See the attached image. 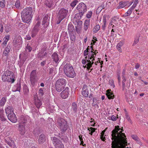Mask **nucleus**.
Listing matches in <instances>:
<instances>
[{
    "mask_svg": "<svg viewBox=\"0 0 148 148\" xmlns=\"http://www.w3.org/2000/svg\"><path fill=\"white\" fill-rule=\"evenodd\" d=\"M92 13V11H89L88 13L86 14V17L88 18H90L91 16Z\"/></svg>",
    "mask_w": 148,
    "mask_h": 148,
    "instance_id": "obj_57",
    "label": "nucleus"
},
{
    "mask_svg": "<svg viewBox=\"0 0 148 148\" xmlns=\"http://www.w3.org/2000/svg\"><path fill=\"white\" fill-rule=\"evenodd\" d=\"M132 137L133 139L135 140L138 143H139L140 141V139L138 136L136 135H133L132 136Z\"/></svg>",
    "mask_w": 148,
    "mask_h": 148,
    "instance_id": "obj_43",
    "label": "nucleus"
},
{
    "mask_svg": "<svg viewBox=\"0 0 148 148\" xmlns=\"http://www.w3.org/2000/svg\"><path fill=\"white\" fill-rule=\"evenodd\" d=\"M45 4L49 8H51L53 6V0H46Z\"/></svg>",
    "mask_w": 148,
    "mask_h": 148,
    "instance_id": "obj_29",
    "label": "nucleus"
},
{
    "mask_svg": "<svg viewBox=\"0 0 148 148\" xmlns=\"http://www.w3.org/2000/svg\"><path fill=\"white\" fill-rule=\"evenodd\" d=\"M69 89L68 87H66L65 89L61 93L60 95L62 99H65L68 97L69 92Z\"/></svg>",
    "mask_w": 148,
    "mask_h": 148,
    "instance_id": "obj_17",
    "label": "nucleus"
},
{
    "mask_svg": "<svg viewBox=\"0 0 148 148\" xmlns=\"http://www.w3.org/2000/svg\"><path fill=\"white\" fill-rule=\"evenodd\" d=\"M18 130L21 134L23 135L25 133V124L18 123Z\"/></svg>",
    "mask_w": 148,
    "mask_h": 148,
    "instance_id": "obj_19",
    "label": "nucleus"
},
{
    "mask_svg": "<svg viewBox=\"0 0 148 148\" xmlns=\"http://www.w3.org/2000/svg\"><path fill=\"white\" fill-rule=\"evenodd\" d=\"M117 79H118V82L119 84L120 85L121 84V77H120V71H119V72L117 73Z\"/></svg>",
    "mask_w": 148,
    "mask_h": 148,
    "instance_id": "obj_52",
    "label": "nucleus"
},
{
    "mask_svg": "<svg viewBox=\"0 0 148 148\" xmlns=\"http://www.w3.org/2000/svg\"><path fill=\"white\" fill-rule=\"evenodd\" d=\"M44 88H40L39 90V95L40 96H42L44 95Z\"/></svg>",
    "mask_w": 148,
    "mask_h": 148,
    "instance_id": "obj_46",
    "label": "nucleus"
},
{
    "mask_svg": "<svg viewBox=\"0 0 148 148\" xmlns=\"http://www.w3.org/2000/svg\"><path fill=\"white\" fill-rule=\"evenodd\" d=\"M0 6L2 8H4L5 6V0H0Z\"/></svg>",
    "mask_w": 148,
    "mask_h": 148,
    "instance_id": "obj_51",
    "label": "nucleus"
},
{
    "mask_svg": "<svg viewBox=\"0 0 148 148\" xmlns=\"http://www.w3.org/2000/svg\"><path fill=\"white\" fill-rule=\"evenodd\" d=\"M77 2H78V1L76 0L73 1L71 4H70L71 6L72 7L74 8L76 5L77 3Z\"/></svg>",
    "mask_w": 148,
    "mask_h": 148,
    "instance_id": "obj_54",
    "label": "nucleus"
},
{
    "mask_svg": "<svg viewBox=\"0 0 148 148\" xmlns=\"http://www.w3.org/2000/svg\"><path fill=\"white\" fill-rule=\"evenodd\" d=\"M47 52L45 49H42L38 53L37 55V58L42 60V59L47 57Z\"/></svg>",
    "mask_w": 148,
    "mask_h": 148,
    "instance_id": "obj_10",
    "label": "nucleus"
},
{
    "mask_svg": "<svg viewBox=\"0 0 148 148\" xmlns=\"http://www.w3.org/2000/svg\"><path fill=\"white\" fill-rule=\"evenodd\" d=\"M84 14L82 13L79 12L76 14L74 17L75 19H77V20H79L81 19L82 16H83Z\"/></svg>",
    "mask_w": 148,
    "mask_h": 148,
    "instance_id": "obj_36",
    "label": "nucleus"
},
{
    "mask_svg": "<svg viewBox=\"0 0 148 148\" xmlns=\"http://www.w3.org/2000/svg\"><path fill=\"white\" fill-rule=\"evenodd\" d=\"M29 79L31 84L34 86L38 79L36 70H33L31 72L29 76Z\"/></svg>",
    "mask_w": 148,
    "mask_h": 148,
    "instance_id": "obj_6",
    "label": "nucleus"
},
{
    "mask_svg": "<svg viewBox=\"0 0 148 148\" xmlns=\"http://www.w3.org/2000/svg\"><path fill=\"white\" fill-rule=\"evenodd\" d=\"M123 127L121 128L119 125L115 126L112 131V148H125L127 145L126 136L123 132Z\"/></svg>",
    "mask_w": 148,
    "mask_h": 148,
    "instance_id": "obj_1",
    "label": "nucleus"
},
{
    "mask_svg": "<svg viewBox=\"0 0 148 148\" xmlns=\"http://www.w3.org/2000/svg\"><path fill=\"white\" fill-rule=\"evenodd\" d=\"M126 116V118L127 120L131 124H132V121L130 119V117L129 116L128 114H127V115H125Z\"/></svg>",
    "mask_w": 148,
    "mask_h": 148,
    "instance_id": "obj_59",
    "label": "nucleus"
},
{
    "mask_svg": "<svg viewBox=\"0 0 148 148\" xmlns=\"http://www.w3.org/2000/svg\"><path fill=\"white\" fill-rule=\"evenodd\" d=\"M75 32L69 33L71 40L73 42L75 40L76 36L75 35Z\"/></svg>",
    "mask_w": 148,
    "mask_h": 148,
    "instance_id": "obj_37",
    "label": "nucleus"
},
{
    "mask_svg": "<svg viewBox=\"0 0 148 148\" xmlns=\"http://www.w3.org/2000/svg\"><path fill=\"white\" fill-rule=\"evenodd\" d=\"M19 57L20 61L18 64H19L20 67L21 68L22 67L24 62L26 60L27 57L26 54L25 53H23L19 55Z\"/></svg>",
    "mask_w": 148,
    "mask_h": 148,
    "instance_id": "obj_12",
    "label": "nucleus"
},
{
    "mask_svg": "<svg viewBox=\"0 0 148 148\" xmlns=\"http://www.w3.org/2000/svg\"><path fill=\"white\" fill-rule=\"evenodd\" d=\"M20 5V2L19 0H17L16 1L15 6L17 8H19Z\"/></svg>",
    "mask_w": 148,
    "mask_h": 148,
    "instance_id": "obj_53",
    "label": "nucleus"
},
{
    "mask_svg": "<svg viewBox=\"0 0 148 148\" xmlns=\"http://www.w3.org/2000/svg\"><path fill=\"white\" fill-rule=\"evenodd\" d=\"M49 73L50 74L52 75L53 74V68H50L49 69Z\"/></svg>",
    "mask_w": 148,
    "mask_h": 148,
    "instance_id": "obj_60",
    "label": "nucleus"
},
{
    "mask_svg": "<svg viewBox=\"0 0 148 148\" xmlns=\"http://www.w3.org/2000/svg\"><path fill=\"white\" fill-rule=\"evenodd\" d=\"M88 51H87V50H85L84 52V56H86L85 58V59H87V56L88 55Z\"/></svg>",
    "mask_w": 148,
    "mask_h": 148,
    "instance_id": "obj_61",
    "label": "nucleus"
},
{
    "mask_svg": "<svg viewBox=\"0 0 148 148\" xmlns=\"http://www.w3.org/2000/svg\"><path fill=\"white\" fill-rule=\"evenodd\" d=\"M13 42L14 45L17 46L21 45L22 43V40L21 36L20 35L16 36L15 38L14 39Z\"/></svg>",
    "mask_w": 148,
    "mask_h": 148,
    "instance_id": "obj_14",
    "label": "nucleus"
},
{
    "mask_svg": "<svg viewBox=\"0 0 148 148\" xmlns=\"http://www.w3.org/2000/svg\"><path fill=\"white\" fill-rule=\"evenodd\" d=\"M134 10L133 9L131 8L128 10L127 12H126L124 14V16L127 17L130 16L132 13V11Z\"/></svg>",
    "mask_w": 148,
    "mask_h": 148,
    "instance_id": "obj_39",
    "label": "nucleus"
},
{
    "mask_svg": "<svg viewBox=\"0 0 148 148\" xmlns=\"http://www.w3.org/2000/svg\"><path fill=\"white\" fill-rule=\"evenodd\" d=\"M19 123L25 124L27 123V120L26 116H21L20 120L19 121Z\"/></svg>",
    "mask_w": 148,
    "mask_h": 148,
    "instance_id": "obj_27",
    "label": "nucleus"
},
{
    "mask_svg": "<svg viewBox=\"0 0 148 148\" xmlns=\"http://www.w3.org/2000/svg\"><path fill=\"white\" fill-rule=\"evenodd\" d=\"M104 5L103 3L100 6H99L97 9V11H98L100 12L102 9L104 8Z\"/></svg>",
    "mask_w": 148,
    "mask_h": 148,
    "instance_id": "obj_50",
    "label": "nucleus"
},
{
    "mask_svg": "<svg viewBox=\"0 0 148 148\" xmlns=\"http://www.w3.org/2000/svg\"><path fill=\"white\" fill-rule=\"evenodd\" d=\"M11 45L8 43L7 47L5 48L3 51L2 56L5 59H7L9 56V53L11 49Z\"/></svg>",
    "mask_w": 148,
    "mask_h": 148,
    "instance_id": "obj_13",
    "label": "nucleus"
},
{
    "mask_svg": "<svg viewBox=\"0 0 148 148\" xmlns=\"http://www.w3.org/2000/svg\"><path fill=\"white\" fill-rule=\"evenodd\" d=\"M41 132V130L39 127L35 128L33 131V134L35 135H37L40 134Z\"/></svg>",
    "mask_w": 148,
    "mask_h": 148,
    "instance_id": "obj_34",
    "label": "nucleus"
},
{
    "mask_svg": "<svg viewBox=\"0 0 148 148\" xmlns=\"http://www.w3.org/2000/svg\"><path fill=\"white\" fill-rule=\"evenodd\" d=\"M5 113L7 115L14 113V109L12 107L8 106L5 109Z\"/></svg>",
    "mask_w": 148,
    "mask_h": 148,
    "instance_id": "obj_23",
    "label": "nucleus"
},
{
    "mask_svg": "<svg viewBox=\"0 0 148 148\" xmlns=\"http://www.w3.org/2000/svg\"><path fill=\"white\" fill-rule=\"evenodd\" d=\"M46 140V137L45 135L43 134L40 135L38 140V143L40 144H42L44 143Z\"/></svg>",
    "mask_w": 148,
    "mask_h": 148,
    "instance_id": "obj_22",
    "label": "nucleus"
},
{
    "mask_svg": "<svg viewBox=\"0 0 148 148\" xmlns=\"http://www.w3.org/2000/svg\"><path fill=\"white\" fill-rule=\"evenodd\" d=\"M66 82V80L63 78L58 80L55 85L56 90L58 92H60L63 90L65 86Z\"/></svg>",
    "mask_w": 148,
    "mask_h": 148,
    "instance_id": "obj_5",
    "label": "nucleus"
},
{
    "mask_svg": "<svg viewBox=\"0 0 148 148\" xmlns=\"http://www.w3.org/2000/svg\"><path fill=\"white\" fill-rule=\"evenodd\" d=\"M8 119L13 123H16L17 121L16 116L14 113L7 115Z\"/></svg>",
    "mask_w": 148,
    "mask_h": 148,
    "instance_id": "obj_18",
    "label": "nucleus"
},
{
    "mask_svg": "<svg viewBox=\"0 0 148 148\" xmlns=\"http://www.w3.org/2000/svg\"><path fill=\"white\" fill-rule=\"evenodd\" d=\"M68 12V10L64 8L60 9L58 13V18H60L64 19L67 17Z\"/></svg>",
    "mask_w": 148,
    "mask_h": 148,
    "instance_id": "obj_7",
    "label": "nucleus"
},
{
    "mask_svg": "<svg viewBox=\"0 0 148 148\" xmlns=\"http://www.w3.org/2000/svg\"><path fill=\"white\" fill-rule=\"evenodd\" d=\"M128 1H121L119 3V5L120 8H123L126 6H128Z\"/></svg>",
    "mask_w": 148,
    "mask_h": 148,
    "instance_id": "obj_31",
    "label": "nucleus"
},
{
    "mask_svg": "<svg viewBox=\"0 0 148 148\" xmlns=\"http://www.w3.org/2000/svg\"><path fill=\"white\" fill-rule=\"evenodd\" d=\"M100 26L99 25H96L94 28L93 32L94 33H97L100 29Z\"/></svg>",
    "mask_w": 148,
    "mask_h": 148,
    "instance_id": "obj_44",
    "label": "nucleus"
},
{
    "mask_svg": "<svg viewBox=\"0 0 148 148\" xmlns=\"http://www.w3.org/2000/svg\"><path fill=\"white\" fill-rule=\"evenodd\" d=\"M113 94V93L111 92V90H108L106 91V95L109 99H114V95Z\"/></svg>",
    "mask_w": 148,
    "mask_h": 148,
    "instance_id": "obj_25",
    "label": "nucleus"
},
{
    "mask_svg": "<svg viewBox=\"0 0 148 148\" xmlns=\"http://www.w3.org/2000/svg\"><path fill=\"white\" fill-rule=\"evenodd\" d=\"M82 94L85 97H87L88 96L89 93L88 90L87 89V86L84 85L82 88Z\"/></svg>",
    "mask_w": 148,
    "mask_h": 148,
    "instance_id": "obj_21",
    "label": "nucleus"
},
{
    "mask_svg": "<svg viewBox=\"0 0 148 148\" xmlns=\"http://www.w3.org/2000/svg\"><path fill=\"white\" fill-rule=\"evenodd\" d=\"M3 73L7 77H9L8 76L11 75H14V73L12 71L8 70H7L6 71H5Z\"/></svg>",
    "mask_w": 148,
    "mask_h": 148,
    "instance_id": "obj_40",
    "label": "nucleus"
},
{
    "mask_svg": "<svg viewBox=\"0 0 148 148\" xmlns=\"http://www.w3.org/2000/svg\"><path fill=\"white\" fill-rule=\"evenodd\" d=\"M48 16L47 15H46L44 17H43L42 25H43V27H47L48 25Z\"/></svg>",
    "mask_w": 148,
    "mask_h": 148,
    "instance_id": "obj_26",
    "label": "nucleus"
},
{
    "mask_svg": "<svg viewBox=\"0 0 148 148\" xmlns=\"http://www.w3.org/2000/svg\"><path fill=\"white\" fill-rule=\"evenodd\" d=\"M52 140L55 148H64V145L59 139L55 137Z\"/></svg>",
    "mask_w": 148,
    "mask_h": 148,
    "instance_id": "obj_8",
    "label": "nucleus"
},
{
    "mask_svg": "<svg viewBox=\"0 0 148 148\" xmlns=\"http://www.w3.org/2000/svg\"><path fill=\"white\" fill-rule=\"evenodd\" d=\"M123 42H120L117 44L116 46V48L119 52H122V50L121 48V47L123 46Z\"/></svg>",
    "mask_w": 148,
    "mask_h": 148,
    "instance_id": "obj_35",
    "label": "nucleus"
},
{
    "mask_svg": "<svg viewBox=\"0 0 148 148\" xmlns=\"http://www.w3.org/2000/svg\"><path fill=\"white\" fill-rule=\"evenodd\" d=\"M40 24V22L38 21L36 24L31 33V36L33 38L35 37L37 35L39 29V26Z\"/></svg>",
    "mask_w": 148,
    "mask_h": 148,
    "instance_id": "obj_11",
    "label": "nucleus"
},
{
    "mask_svg": "<svg viewBox=\"0 0 148 148\" xmlns=\"http://www.w3.org/2000/svg\"><path fill=\"white\" fill-rule=\"evenodd\" d=\"M21 83L20 82H18L13 88V91L14 92L17 91L20 92L21 89Z\"/></svg>",
    "mask_w": 148,
    "mask_h": 148,
    "instance_id": "obj_28",
    "label": "nucleus"
},
{
    "mask_svg": "<svg viewBox=\"0 0 148 148\" xmlns=\"http://www.w3.org/2000/svg\"><path fill=\"white\" fill-rule=\"evenodd\" d=\"M9 38L10 36L9 35H7L5 36V37L4 38L3 40H7V41H8V40H9Z\"/></svg>",
    "mask_w": 148,
    "mask_h": 148,
    "instance_id": "obj_64",
    "label": "nucleus"
},
{
    "mask_svg": "<svg viewBox=\"0 0 148 148\" xmlns=\"http://www.w3.org/2000/svg\"><path fill=\"white\" fill-rule=\"evenodd\" d=\"M57 125L61 133H64L67 130L68 127L67 122L63 118L58 119Z\"/></svg>",
    "mask_w": 148,
    "mask_h": 148,
    "instance_id": "obj_4",
    "label": "nucleus"
},
{
    "mask_svg": "<svg viewBox=\"0 0 148 148\" xmlns=\"http://www.w3.org/2000/svg\"><path fill=\"white\" fill-rule=\"evenodd\" d=\"M78 107L77 104H76L75 102L72 103L71 105V111L73 114L77 113Z\"/></svg>",
    "mask_w": 148,
    "mask_h": 148,
    "instance_id": "obj_20",
    "label": "nucleus"
},
{
    "mask_svg": "<svg viewBox=\"0 0 148 148\" xmlns=\"http://www.w3.org/2000/svg\"><path fill=\"white\" fill-rule=\"evenodd\" d=\"M51 58L53 61L56 63L59 62V58L58 55L56 53L54 52L53 53L51 56Z\"/></svg>",
    "mask_w": 148,
    "mask_h": 148,
    "instance_id": "obj_24",
    "label": "nucleus"
},
{
    "mask_svg": "<svg viewBox=\"0 0 148 148\" xmlns=\"http://www.w3.org/2000/svg\"><path fill=\"white\" fill-rule=\"evenodd\" d=\"M23 91L25 94H27L29 92V88L26 85H24L23 86Z\"/></svg>",
    "mask_w": 148,
    "mask_h": 148,
    "instance_id": "obj_42",
    "label": "nucleus"
},
{
    "mask_svg": "<svg viewBox=\"0 0 148 148\" xmlns=\"http://www.w3.org/2000/svg\"><path fill=\"white\" fill-rule=\"evenodd\" d=\"M5 143H7L11 148H17L15 145L14 142L12 140L11 137H8L5 139Z\"/></svg>",
    "mask_w": 148,
    "mask_h": 148,
    "instance_id": "obj_15",
    "label": "nucleus"
},
{
    "mask_svg": "<svg viewBox=\"0 0 148 148\" xmlns=\"http://www.w3.org/2000/svg\"><path fill=\"white\" fill-rule=\"evenodd\" d=\"M6 101V97H2L0 101V106H3L4 105Z\"/></svg>",
    "mask_w": 148,
    "mask_h": 148,
    "instance_id": "obj_41",
    "label": "nucleus"
},
{
    "mask_svg": "<svg viewBox=\"0 0 148 148\" xmlns=\"http://www.w3.org/2000/svg\"><path fill=\"white\" fill-rule=\"evenodd\" d=\"M64 71L66 76L69 77L73 78L76 74L72 65L70 64L66 63L64 66Z\"/></svg>",
    "mask_w": 148,
    "mask_h": 148,
    "instance_id": "obj_3",
    "label": "nucleus"
},
{
    "mask_svg": "<svg viewBox=\"0 0 148 148\" xmlns=\"http://www.w3.org/2000/svg\"><path fill=\"white\" fill-rule=\"evenodd\" d=\"M8 76L9 77H7L8 78V82H11L12 83H13L15 81V77L14 74Z\"/></svg>",
    "mask_w": 148,
    "mask_h": 148,
    "instance_id": "obj_32",
    "label": "nucleus"
},
{
    "mask_svg": "<svg viewBox=\"0 0 148 148\" xmlns=\"http://www.w3.org/2000/svg\"><path fill=\"white\" fill-rule=\"evenodd\" d=\"M0 119L2 121H6V119L3 114H0Z\"/></svg>",
    "mask_w": 148,
    "mask_h": 148,
    "instance_id": "obj_47",
    "label": "nucleus"
},
{
    "mask_svg": "<svg viewBox=\"0 0 148 148\" xmlns=\"http://www.w3.org/2000/svg\"><path fill=\"white\" fill-rule=\"evenodd\" d=\"M7 42V40H4L3 42L2 43V46L4 47L6 45Z\"/></svg>",
    "mask_w": 148,
    "mask_h": 148,
    "instance_id": "obj_63",
    "label": "nucleus"
},
{
    "mask_svg": "<svg viewBox=\"0 0 148 148\" xmlns=\"http://www.w3.org/2000/svg\"><path fill=\"white\" fill-rule=\"evenodd\" d=\"M32 8L29 7L23 9L21 12V17L22 21L26 23H29L32 17Z\"/></svg>",
    "mask_w": 148,
    "mask_h": 148,
    "instance_id": "obj_2",
    "label": "nucleus"
},
{
    "mask_svg": "<svg viewBox=\"0 0 148 148\" xmlns=\"http://www.w3.org/2000/svg\"><path fill=\"white\" fill-rule=\"evenodd\" d=\"M2 80V81L3 82H8V78H7V77L6 76V75L4 73H3V74L1 76Z\"/></svg>",
    "mask_w": 148,
    "mask_h": 148,
    "instance_id": "obj_48",
    "label": "nucleus"
},
{
    "mask_svg": "<svg viewBox=\"0 0 148 148\" xmlns=\"http://www.w3.org/2000/svg\"><path fill=\"white\" fill-rule=\"evenodd\" d=\"M82 21L78 20L77 22V26L75 27V29L76 31L77 32V29H80L81 28L82 25Z\"/></svg>",
    "mask_w": 148,
    "mask_h": 148,
    "instance_id": "obj_38",
    "label": "nucleus"
},
{
    "mask_svg": "<svg viewBox=\"0 0 148 148\" xmlns=\"http://www.w3.org/2000/svg\"><path fill=\"white\" fill-rule=\"evenodd\" d=\"M90 23V21L88 20H86L84 23V25L88 26Z\"/></svg>",
    "mask_w": 148,
    "mask_h": 148,
    "instance_id": "obj_62",
    "label": "nucleus"
},
{
    "mask_svg": "<svg viewBox=\"0 0 148 148\" xmlns=\"http://www.w3.org/2000/svg\"><path fill=\"white\" fill-rule=\"evenodd\" d=\"M117 118L114 115H112L111 117H109V119L113 121H115L116 120Z\"/></svg>",
    "mask_w": 148,
    "mask_h": 148,
    "instance_id": "obj_55",
    "label": "nucleus"
},
{
    "mask_svg": "<svg viewBox=\"0 0 148 148\" xmlns=\"http://www.w3.org/2000/svg\"><path fill=\"white\" fill-rule=\"evenodd\" d=\"M123 80L122 81V90L123 91H124L125 92H127V89H126V88H125V82H126V79L125 77H124V79H122Z\"/></svg>",
    "mask_w": 148,
    "mask_h": 148,
    "instance_id": "obj_33",
    "label": "nucleus"
},
{
    "mask_svg": "<svg viewBox=\"0 0 148 148\" xmlns=\"http://www.w3.org/2000/svg\"><path fill=\"white\" fill-rule=\"evenodd\" d=\"M139 38L138 37H136V38H135L134 39V42L133 44L132 45L133 46L135 45L139 42Z\"/></svg>",
    "mask_w": 148,
    "mask_h": 148,
    "instance_id": "obj_49",
    "label": "nucleus"
},
{
    "mask_svg": "<svg viewBox=\"0 0 148 148\" xmlns=\"http://www.w3.org/2000/svg\"><path fill=\"white\" fill-rule=\"evenodd\" d=\"M138 0H135L134 4L132 6V7H131L133 9H134V8L136 7V6L137 5V4L138 2Z\"/></svg>",
    "mask_w": 148,
    "mask_h": 148,
    "instance_id": "obj_58",
    "label": "nucleus"
},
{
    "mask_svg": "<svg viewBox=\"0 0 148 148\" xmlns=\"http://www.w3.org/2000/svg\"><path fill=\"white\" fill-rule=\"evenodd\" d=\"M77 10L78 11V12L80 13L84 14V13L87 10V7L85 4L83 3H79L77 5Z\"/></svg>",
    "mask_w": 148,
    "mask_h": 148,
    "instance_id": "obj_9",
    "label": "nucleus"
},
{
    "mask_svg": "<svg viewBox=\"0 0 148 148\" xmlns=\"http://www.w3.org/2000/svg\"><path fill=\"white\" fill-rule=\"evenodd\" d=\"M32 47H30V45H29V44H28L26 47L25 50H28L29 52H30L32 50Z\"/></svg>",
    "mask_w": 148,
    "mask_h": 148,
    "instance_id": "obj_56",
    "label": "nucleus"
},
{
    "mask_svg": "<svg viewBox=\"0 0 148 148\" xmlns=\"http://www.w3.org/2000/svg\"><path fill=\"white\" fill-rule=\"evenodd\" d=\"M68 30L69 33L75 32L74 27L71 24H69L68 25Z\"/></svg>",
    "mask_w": 148,
    "mask_h": 148,
    "instance_id": "obj_30",
    "label": "nucleus"
},
{
    "mask_svg": "<svg viewBox=\"0 0 148 148\" xmlns=\"http://www.w3.org/2000/svg\"><path fill=\"white\" fill-rule=\"evenodd\" d=\"M87 62L88 63L86 65L87 66V69L89 70L90 68V67L92 66V64L94 63V62H92L91 63V62L90 60H88Z\"/></svg>",
    "mask_w": 148,
    "mask_h": 148,
    "instance_id": "obj_45",
    "label": "nucleus"
},
{
    "mask_svg": "<svg viewBox=\"0 0 148 148\" xmlns=\"http://www.w3.org/2000/svg\"><path fill=\"white\" fill-rule=\"evenodd\" d=\"M34 103L36 108L39 109L40 106L42 105V103L40 99H39L37 97V94L34 95Z\"/></svg>",
    "mask_w": 148,
    "mask_h": 148,
    "instance_id": "obj_16",
    "label": "nucleus"
}]
</instances>
